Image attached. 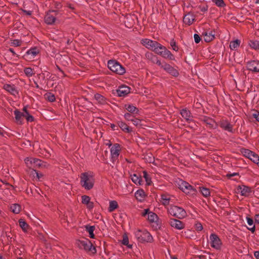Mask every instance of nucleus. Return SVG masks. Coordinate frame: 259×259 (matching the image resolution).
<instances>
[{
	"label": "nucleus",
	"instance_id": "b1692460",
	"mask_svg": "<svg viewBox=\"0 0 259 259\" xmlns=\"http://www.w3.org/2000/svg\"><path fill=\"white\" fill-rule=\"evenodd\" d=\"M136 199L139 201H143L146 196V194L144 190L140 189L137 191L135 194Z\"/></svg>",
	"mask_w": 259,
	"mask_h": 259
},
{
	"label": "nucleus",
	"instance_id": "39448f33",
	"mask_svg": "<svg viewBox=\"0 0 259 259\" xmlns=\"http://www.w3.org/2000/svg\"><path fill=\"white\" fill-rule=\"evenodd\" d=\"M168 211L171 215L180 219L184 218L187 215L186 212L184 209L176 205L170 206L168 208Z\"/></svg>",
	"mask_w": 259,
	"mask_h": 259
},
{
	"label": "nucleus",
	"instance_id": "5fc2aeb1",
	"mask_svg": "<svg viewBox=\"0 0 259 259\" xmlns=\"http://www.w3.org/2000/svg\"><path fill=\"white\" fill-rule=\"evenodd\" d=\"M131 121L133 122V123L136 126H139L141 125V120L138 118L132 119Z\"/></svg>",
	"mask_w": 259,
	"mask_h": 259
},
{
	"label": "nucleus",
	"instance_id": "8fccbe9b",
	"mask_svg": "<svg viewBox=\"0 0 259 259\" xmlns=\"http://www.w3.org/2000/svg\"><path fill=\"white\" fill-rule=\"evenodd\" d=\"M250 159L254 163H256L257 162L259 161V156L257 154L253 152Z\"/></svg>",
	"mask_w": 259,
	"mask_h": 259
},
{
	"label": "nucleus",
	"instance_id": "9b49d317",
	"mask_svg": "<svg viewBox=\"0 0 259 259\" xmlns=\"http://www.w3.org/2000/svg\"><path fill=\"white\" fill-rule=\"evenodd\" d=\"M170 226L177 230H182L185 228V224L182 221L175 219H171L169 220Z\"/></svg>",
	"mask_w": 259,
	"mask_h": 259
},
{
	"label": "nucleus",
	"instance_id": "0e129e2a",
	"mask_svg": "<svg viewBox=\"0 0 259 259\" xmlns=\"http://www.w3.org/2000/svg\"><path fill=\"white\" fill-rule=\"evenodd\" d=\"M247 224L248 225H249V226L253 225V221L251 219L247 218Z\"/></svg>",
	"mask_w": 259,
	"mask_h": 259
},
{
	"label": "nucleus",
	"instance_id": "6ab92c4d",
	"mask_svg": "<svg viewBox=\"0 0 259 259\" xmlns=\"http://www.w3.org/2000/svg\"><path fill=\"white\" fill-rule=\"evenodd\" d=\"M130 92V88L127 86H121L117 90V94L120 97H124Z\"/></svg>",
	"mask_w": 259,
	"mask_h": 259
},
{
	"label": "nucleus",
	"instance_id": "9d476101",
	"mask_svg": "<svg viewBox=\"0 0 259 259\" xmlns=\"http://www.w3.org/2000/svg\"><path fill=\"white\" fill-rule=\"evenodd\" d=\"M141 42L145 48L153 51L158 42L148 38H144L141 40Z\"/></svg>",
	"mask_w": 259,
	"mask_h": 259
},
{
	"label": "nucleus",
	"instance_id": "338daca9",
	"mask_svg": "<svg viewBox=\"0 0 259 259\" xmlns=\"http://www.w3.org/2000/svg\"><path fill=\"white\" fill-rule=\"evenodd\" d=\"M255 223L259 224V214H256L254 217Z\"/></svg>",
	"mask_w": 259,
	"mask_h": 259
},
{
	"label": "nucleus",
	"instance_id": "a878e982",
	"mask_svg": "<svg viewBox=\"0 0 259 259\" xmlns=\"http://www.w3.org/2000/svg\"><path fill=\"white\" fill-rule=\"evenodd\" d=\"M181 114L182 117L187 121L191 120L192 119L190 112L186 109H182L181 111Z\"/></svg>",
	"mask_w": 259,
	"mask_h": 259
},
{
	"label": "nucleus",
	"instance_id": "49530a36",
	"mask_svg": "<svg viewBox=\"0 0 259 259\" xmlns=\"http://www.w3.org/2000/svg\"><path fill=\"white\" fill-rule=\"evenodd\" d=\"M87 231L89 234V236L91 238H94V231L95 230V227L94 226H89L86 227Z\"/></svg>",
	"mask_w": 259,
	"mask_h": 259
},
{
	"label": "nucleus",
	"instance_id": "412c9836",
	"mask_svg": "<svg viewBox=\"0 0 259 259\" xmlns=\"http://www.w3.org/2000/svg\"><path fill=\"white\" fill-rule=\"evenodd\" d=\"M195 20V17L191 14L186 15L183 19L184 23L188 25H191Z\"/></svg>",
	"mask_w": 259,
	"mask_h": 259
},
{
	"label": "nucleus",
	"instance_id": "680f3d73",
	"mask_svg": "<svg viewBox=\"0 0 259 259\" xmlns=\"http://www.w3.org/2000/svg\"><path fill=\"white\" fill-rule=\"evenodd\" d=\"M252 116L259 122V112H255L252 114Z\"/></svg>",
	"mask_w": 259,
	"mask_h": 259
},
{
	"label": "nucleus",
	"instance_id": "c85d7f7f",
	"mask_svg": "<svg viewBox=\"0 0 259 259\" xmlns=\"http://www.w3.org/2000/svg\"><path fill=\"white\" fill-rule=\"evenodd\" d=\"M10 208H11V211L13 213H14L15 214H18L20 212L21 209V207L19 204L15 203V204H13L11 205Z\"/></svg>",
	"mask_w": 259,
	"mask_h": 259
},
{
	"label": "nucleus",
	"instance_id": "20e7f679",
	"mask_svg": "<svg viewBox=\"0 0 259 259\" xmlns=\"http://www.w3.org/2000/svg\"><path fill=\"white\" fill-rule=\"evenodd\" d=\"M108 67L111 71L119 75H122L125 72V68L114 60H109L108 62Z\"/></svg>",
	"mask_w": 259,
	"mask_h": 259
},
{
	"label": "nucleus",
	"instance_id": "a19ab883",
	"mask_svg": "<svg viewBox=\"0 0 259 259\" xmlns=\"http://www.w3.org/2000/svg\"><path fill=\"white\" fill-rule=\"evenodd\" d=\"M241 152L244 156L247 157L249 159L251 158L252 154H253V152L246 149H242Z\"/></svg>",
	"mask_w": 259,
	"mask_h": 259
},
{
	"label": "nucleus",
	"instance_id": "72a5a7b5",
	"mask_svg": "<svg viewBox=\"0 0 259 259\" xmlns=\"http://www.w3.org/2000/svg\"><path fill=\"white\" fill-rule=\"evenodd\" d=\"M95 99L100 104H104L106 103L105 98L99 94H96L94 96Z\"/></svg>",
	"mask_w": 259,
	"mask_h": 259
},
{
	"label": "nucleus",
	"instance_id": "f704fd0d",
	"mask_svg": "<svg viewBox=\"0 0 259 259\" xmlns=\"http://www.w3.org/2000/svg\"><path fill=\"white\" fill-rule=\"evenodd\" d=\"M164 49V46H162L160 44L157 42L155 47L154 48L153 51H154L157 54L160 55V52L163 51V50Z\"/></svg>",
	"mask_w": 259,
	"mask_h": 259
},
{
	"label": "nucleus",
	"instance_id": "a18cd8bd",
	"mask_svg": "<svg viewBox=\"0 0 259 259\" xmlns=\"http://www.w3.org/2000/svg\"><path fill=\"white\" fill-rule=\"evenodd\" d=\"M143 177L144 178L147 185H150L152 184L151 178L146 171H143Z\"/></svg>",
	"mask_w": 259,
	"mask_h": 259
},
{
	"label": "nucleus",
	"instance_id": "1a4fd4ad",
	"mask_svg": "<svg viewBox=\"0 0 259 259\" xmlns=\"http://www.w3.org/2000/svg\"><path fill=\"white\" fill-rule=\"evenodd\" d=\"M210 244L212 247L216 249L221 248L222 242L219 237L215 234H211L209 236Z\"/></svg>",
	"mask_w": 259,
	"mask_h": 259
},
{
	"label": "nucleus",
	"instance_id": "09e8293b",
	"mask_svg": "<svg viewBox=\"0 0 259 259\" xmlns=\"http://www.w3.org/2000/svg\"><path fill=\"white\" fill-rule=\"evenodd\" d=\"M212 1L219 7H224L225 6L223 0H212Z\"/></svg>",
	"mask_w": 259,
	"mask_h": 259
},
{
	"label": "nucleus",
	"instance_id": "79ce46f5",
	"mask_svg": "<svg viewBox=\"0 0 259 259\" xmlns=\"http://www.w3.org/2000/svg\"><path fill=\"white\" fill-rule=\"evenodd\" d=\"M24 72L28 77H31L34 74L33 70L30 67H26L24 69Z\"/></svg>",
	"mask_w": 259,
	"mask_h": 259
},
{
	"label": "nucleus",
	"instance_id": "aec40b11",
	"mask_svg": "<svg viewBox=\"0 0 259 259\" xmlns=\"http://www.w3.org/2000/svg\"><path fill=\"white\" fill-rule=\"evenodd\" d=\"M160 56L165 59H168L171 60H175V58L171 52L168 50L165 47L162 52H160Z\"/></svg>",
	"mask_w": 259,
	"mask_h": 259
},
{
	"label": "nucleus",
	"instance_id": "7c9ffc66",
	"mask_svg": "<svg viewBox=\"0 0 259 259\" xmlns=\"http://www.w3.org/2000/svg\"><path fill=\"white\" fill-rule=\"evenodd\" d=\"M118 125L122 131H123L126 133H130L131 132V130L129 128V127L126 124H125L123 121H118Z\"/></svg>",
	"mask_w": 259,
	"mask_h": 259
},
{
	"label": "nucleus",
	"instance_id": "5701e85b",
	"mask_svg": "<svg viewBox=\"0 0 259 259\" xmlns=\"http://www.w3.org/2000/svg\"><path fill=\"white\" fill-rule=\"evenodd\" d=\"M237 190L242 196H247L250 192V188L244 185L239 186Z\"/></svg>",
	"mask_w": 259,
	"mask_h": 259
},
{
	"label": "nucleus",
	"instance_id": "c9c22d12",
	"mask_svg": "<svg viewBox=\"0 0 259 259\" xmlns=\"http://www.w3.org/2000/svg\"><path fill=\"white\" fill-rule=\"evenodd\" d=\"M203 120L211 127H213L215 125V121L211 118L207 117H204Z\"/></svg>",
	"mask_w": 259,
	"mask_h": 259
},
{
	"label": "nucleus",
	"instance_id": "4d7b16f0",
	"mask_svg": "<svg viewBox=\"0 0 259 259\" xmlns=\"http://www.w3.org/2000/svg\"><path fill=\"white\" fill-rule=\"evenodd\" d=\"M25 117H26V120L28 122H32L34 120L33 117L29 114V113L28 114L25 115Z\"/></svg>",
	"mask_w": 259,
	"mask_h": 259
},
{
	"label": "nucleus",
	"instance_id": "de8ad7c7",
	"mask_svg": "<svg viewBox=\"0 0 259 259\" xmlns=\"http://www.w3.org/2000/svg\"><path fill=\"white\" fill-rule=\"evenodd\" d=\"M161 202L163 204L165 205L169 204V198L167 196L163 195L161 196Z\"/></svg>",
	"mask_w": 259,
	"mask_h": 259
},
{
	"label": "nucleus",
	"instance_id": "f03ea898",
	"mask_svg": "<svg viewBox=\"0 0 259 259\" xmlns=\"http://www.w3.org/2000/svg\"><path fill=\"white\" fill-rule=\"evenodd\" d=\"M134 234L140 242H151L153 241V237L149 232L146 230H136Z\"/></svg>",
	"mask_w": 259,
	"mask_h": 259
},
{
	"label": "nucleus",
	"instance_id": "774afa93",
	"mask_svg": "<svg viewBox=\"0 0 259 259\" xmlns=\"http://www.w3.org/2000/svg\"><path fill=\"white\" fill-rule=\"evenodd\" d=\"M254 256L257 258L259 259V251H255L254 252Z\"/></svg>",
	"mask_w": 259,
	"mask_h": 259
},
{
	"label": "nucleus",
	"instance_id": "6e6d98bb",
	"mask_svg": "<svg viewBox=\"0 0 259 259\" xmlns=\"http://www.w3.org/2000/svg\"><path fill=\"white\" fill-rule=\"evenodd\" d=\"M195 229L197 231H201L202 229H203V227H202V225L201 223H197L195 224Z\"/></svg>",
	"mask_w": 259,
	"mask_h": 259
},
{
	"label": "nucleus",
	"instance_id": "58836bf2",
	"mask_svg": "<svg viewBox=\"0 0 259 259\" xmlns=\"http://www.w3.org/2000/svg\"><path fill=\"white\" fill-rule=\"evenodd\" d=\"M241 152L244 156L247 157L249 159L251 158L252 154H253V152L246 149H242Z\"/></svg>",
	"mask_w": 259,
	"mask_h": 259
},
{
	"label": "nucleus",
	"instance_id": "0eeeda50",
	"mask_svg": "<svg viewBox=\"0 0 259 259\" xmlns=\"http://www.w3.org/2000/svg\"><path fill=\"white\" fill-rule=\"evenodd\" d=\"M179 188L185 193L194 195L196 190L189 183L182 180H179L178 182Z\"/></svg>",
	"mask_w": 259,
	"mask_h": 259
},
{
	"label": "nucleus",
	"instance_id": "e2e57ef3",
	"mask_svg": "<svg viewBox=\"0 0 259 259\" xmlns=\"http://www.w3.org/2000/svg\"><path fill=\"white\" fill-rule=\"evenodd\" d=\"M33 171L36 175V176L38 180H39L42 177V175L41 174H38L37 172L36 171V170H34Z\"/></svg>",
	"mask_w": 259,
	"mask_h": 259
},
{
	"label": "nucleus",
	"instance_id": "37998d69",
	"mask_svg": "<svg viewBox=\"0 0 259 259\" xmlns=\"http://www.w3.org/2000/svg\"><path fill=\"white\" fill-rule=\"evenodd\" d=\"M200 189L201 193L204 197H207L210 196V192L208 189L204 187H200Z\"/></svg>",
	"mask_w": 259,
	"mask_h": 259
},
{
	"label": "nucleus",
	"instance_id": "864d4df0",
	"mask_svg": "<svg viewBox=\"0 0 259 259\" xmlns=\"http://www.w3.org/2000/svg\"><path fill=\"white\" fill-rule=\"evenodd\" d=\"M170 45L171 47H172V49L175 51H178V47L177 46L176 44V42L174 40H171Z\"/></svg>",
	"mask_w": 259,
	"mask_h": 259
},
{
	"label": "nucleus",
	"instance_id": "69168bd1",
	"mask_svg": "<svg viewBox=\"0 0 259 259\" xmlns=\"http://www.w3.org/2000/svg\"><path fill=\"white\" fill-rule=\"evenodd\" d=\"M148 213H150V211L148 209H145L144 210V212L142 213V215L143 216H145L146 215H147L148 216Z\"/></svg>",
	"mask_w": 259,
	"mask_h": 259
},
{
	"label": "nucleus",
	"instance_id": "ddd939ff",
	"mask_svg": "<svg viewBox=\"0 0 259 259\" xmlns=\"http://www.w3.org/2000/svg\"><path fill=\"white\" fill-rule=\"evenodd\" d=\"M247 69L254 72H259V61H251L249 62L247 64Z\"/></svg>",
	"mask_w": 259,
	"mask_h": 259
},
{
	"label": "nucleus",
	"instance_id": "7ed1b4c3",
	"mask_svg": "<svg viewBox=\"0 0 259 259\" xmlns=\"http://www.w3.org/2000/svg\"><path fill=\"white\" fill-rule=\"evenodd\" d=\"M27 167L34 168L38 167H45L47 166V163L41 161L40 159L33 157H26L24 159Z\"/></svg>",
	"mask_w": 259,
	"mask_h": 259
},
{
	"label": "nucleus",
	"instance_id": "2eb2a0df",
	"mask_svg": "<svg viewBox=\"0 0 259 259\" xmlns=\"http://www.w3.org/2000/svg\"><path fill=\"white\" fill-rule=\"evenodd\" d=\"M3 88L6 91L10 93L13 96H17L18 95V91L14 85L11 84H5Z\"/></svg>",
	"mask_w": 259,
	"mask_h": 259
},
{
	"label": "nucleus",
	"instance_id": "603ef678",
	"mask_svg": "<svg viewBox=\"0 0 259 259\" xmlns=\"http://www.w3.org/2000/svg\"><path fill=\"white\" fill-rule=\"evenodd\" d=\"M122 244L127 245L128 247H131V245H128V238L126 235L123 236Z\"/></svg>",
	"mask_w": 259,
	"mask_h": 259
},
{
	"label": "nucleus",
	"instance_id": "3c124183",
	"mask_svg": "<svg viewBox=\"0 0 259 259\" xmlns=\"http://www.w3.org/2000/svg\"><path fill=\"white\" fill-rule=\"evenodd\" d=\"M46 98L50 102H53L55 100L54 95L52 93H48L46 94Z\"/></svg>",
	"mask_w": 259,
	"mask_h": 259
},
{
	"label": "nucleus",
	"instance_id": "4c0bfd02",
	"mask_svg": "<svg viewBox=\"0 0 259 259\" xmlns=\"http://www.w3.org/2000/svg\"><path fill=\"white\" fill-rule=\"evenodd\" d=\"M14 113L15 115L16 120L18 122H20V123H21V118L22 116H25V114L23 113L20 112L17 110H15Z\"/></svg>",
	"mask_w": 259,
	"mask_h": 259
},
{
	"label": "nucleus",
	"instance_id": "dca6fc26",
	"mask_svg": "<svg viewBox=\"0 0 259 259\" xmlns=\"http://www.w3.org/2000/svg\"><path fill=\"white\" fill-rule=\"evenodd\" d=\"M162 69L167 73L175 76H177L179 74L176 69L166 62H164Z\"/></svg>",
	"mask_w": 259,
	"mask_h": 259
},
{
	"label": "nucleus",
	"instance_id": "cd10ccee",
	"mask_svg": "<svg viewBox=\"0 0 259 259\" xmlns=\"http://www.w3.org/2000/svg\"><path fill=\"white\" fill-rule=\"evenodd\" d=\"M148 220L151 223H156L158 221V217L155 213L150 212L148 213Z\"/></svg>",
	"mask_w": 259,
	"mask_h": 259
},
{
	"label": "nucleus",
	"instance_id": "f257e3e1",
	"mask_svg": "<svg viewBox=\"0 0 259 259\" xmlns=\"http://www.w3.org/2000/svg\"><path fill=\"white\" fill-rule=\"evenodd\" d=\"M81 186L85 190L92 189L95 184V177L92 171H87L81 174L80 176Z\"/></svg>",
	"mask_w": 259,
	"mask_h": 259
},
{
	"label": "nucleus",
	"instance_id": "393cba45",
	"mask_svg": "<svg viewBox=\"0 0 259 259\" xmlns=\"http://www.w3.org/2000/svg\"><path fill=\"white\" fill-rule=\"evenodd\" d=\"M220 126L224 130L229 132H232V127L231 124L226 120H223L220 123Z\"/></svg>",
	"mask_w": 259,
	"mask_h": 259
},
{
	"label": "nucleus",
	"instance_id": "e433bc0d",
	"mask_svg": "<svg viewBox=\"0 0 259 259\" xmlns=\"http://www.w3.org/2000/svg\"><path fill=\"white\" fill-rule=\"evenodd\" d=\"M125 109L130 112L132 113H137L138 110V109L134 106L132 105H125Z\"/></svg>",
	"mask_w": 259,
	"mask_h": 259
},
{
	"label": "nucleus",
	"instance_id": "052dcab7",
	"mask_svg": "<svg viewBox=\"0 0 259 259\" xmlns=\"http://www.w3.org/2000/svg\"><path fill=\"white\" fill-rule=\"evenodd\" d=\"M124 118L127 120H132V118H131V115L130 113H125L124 115Z\"/></svg>",
	"mask_w": 259,
	"mask_h": 259
},
{
	"label": "nucleus",
	"instance_id": "423d86ee",
	"mask_svg": "<svg viewBox=\"0 0 259 259\" xmlns=\"http://www.w3.org/2000/svg\"><path fill=\"white\" fill-rule=\"evenodd\" d=\"M77 245L80 249H84L94 254L96 252L95 247L93 246L92 243L88 240L78 241Z\"/></svg>",
	"mask_w": 259,
	"mask_h": 259
},
{
	"label": "nucleus",
	"instance_id": "f8f14e48",
	"mask_svg": "<svg viewBox=\"0 0 259 259\" xmlns=\"http://www.w3.org/2000/svg\"><path fill=\"white\" fill-rule=\"evenodd\" d=\"M120 151V146L118 144H115L111 149L110 153L111 156V159L113 161L116 160L118 156Z\"/></svg>",
	"mask_w": 259,
	"mask_h": 259
},
{
	"label": "nucleus",
	"instance_id": "c756f323",
	"mask_svg": "<svg viewBox=\"0 0 259 259\" xmlns=\"http://www.w3.org/2000/svg\"><path fill=\"white\" fill-rule=\"evenodd\" d=\"M118 203L115 200H111L109 201V206L108 207V211L112 212L118 207Z\"/></svg>",
	"mask_w": 259,
	"mask_h": 259
},
{
	"label": "nucleus",
	"instance_id": "bf43d9fd",
	"mask_svg": "<svg viewBox=\"0 0 259 259\" xmlns=\"http://www.w3.org/2000/svg\"><path fill=\"white\" fill-rule=\"evenodd\" d=\"M194 38L195 42L197 44L199 43L201 40V38L199 36V35L197 34H195L194 35Z\"/></svg>",
	"mask_w": 259,
	"mask_h": 259
},
{
	"label": "nucleus",
	"instance_id": "bb28decb",
	"mask_svg": "<svg viewBox=\"0 0 259 259\" xmlns=\"http://www.w3.org/2000/svg\"><path fill=\"white\" fill-rule=\"evenodd\" d=\"M19 226L24 232H27L29 229V225L23 219L19 220Z\"/></svg>",
	"mask_w": 259,
	"mask_h": 259
},
{
	"label": "nucleus",
	"instance_id": "4be33fe9",
	"mask_svg": "<svg viewBox=\"0 0 259 259\" xmlns=\"http://www.w3.org/2000/svg\"><path fill=\"white\" fill-rule=\"evenodd\" d=\"M204 40L206 42H210L214 38V34L212 31H207L203 33Z\"/></svg>",
	"mask_w": 259,
	"mask_h": 259
},
{
	"label": "nucleus",
	"instance_id": "2f4dec72",
	"mask_svg": "<svg viewBox=\"0 0 259 259\" xmlns=\"http://www.w3.org/2000/svg\"><path fill=\"white\" fill-rule=\"evenodd\" d=\"M132 181L136 185H141L142 184V179L136 174L131 175Z\"/></svg>",
	"mask_w": 259,
	"mask_h": 259
},
{
	"label": "nucleus",
	"instance_id": "6e6552de",
	"mask_svg": "<svg viewBox=\"0 0 259 259\" xmlns=\"http://www.w3.org/2000/svg\"><path fill=\"white\" fill-rule=\"evenodd\" d=\"M40 49L37 47L31 48L26 52L25 57L27 60H33L39 56Z\"/></svg>",
	"mask_w": 259,
	"mask_h": 259
},
{
	"label": "nucleus",
	"instance_id": "13d9d810",
	"mask_svg": "<svg viewBox=\"0 0 259 259\" xmlns=\"http://www.w3.org/2000/svg\"><path fill=\"white\" fill-rule=\"evenodd\" d=\"M12 44L15 47H18L21 45V41L18 39H15L12 42Z\"/></svg>",
	"mask_w": 259,
	"mask_h": 259
},
{
	"label": "nucleus",
	"instance_id": "473e14b6",
	"mask_svg": "<svg viewBox=\"0 0 259 259\" xmlns=\"http://www.w3.org/2000/svg\"><path fill=\"white\" fill-rule=\"evenodd\" d=\"M240 44V40L239 39H236L233 41H231L230 43V48L232 50H235L239 47Z\"/></svg>",
	"mask_w": 259,
	"mask_h": 259
},
{
	"label": "nucleus",
	"instance_id": "ea45409f",
	"mask_svg": "<svg viewBox=\"0 0 259 259\" xmlns=\"http://www.w3.org/2000/svg\"><path fill=\"white\" fill-rule=\"evenodd\" d=\"M241 152L244 156L247 157L249 159L251 158L252 154H253V152L246 149H242Z\"/></svg>",
	"mask_w": 259,
	"mask_h": 259
},
{
	"label": "nucleus",
	"instance_id": "4468645a",
	"mask_svg": "<svg viewBox=\"0 0 259 259\" xmlns=\"http://www.w3.org/2000/svg\"><path fill=\"white\" fill-rule=\"evenodd\" d=\"M56 11L50 12H48L45 17V22L49 25H51L54 23L56 21Z\"/></svg>",
	"mask_w": 259,
	"mask_h": 259
},
{
	"label": "nucleus",
	"instance_id": "f3484780",
	"mask_svg": "<svg viewBox=\"0 0 259 259\" xmlns=\"http://www.w3.org/2000/svg\"><path fill=\"white\" fill-rule=\"evenodd\" d=\"M146 56L148 59L151 60L152 62L156 63L157 65L162 68L164 62H161L159 59H158L156 56L152 53H147L146 54Z\"/></svg>",
	"mask_w": 259,
	"mask_h": 259
},
{
	"label": "nucleus",
	"instance_id": "a211bd4d",
	"mask_svg": "<svg viewBox=\"0 0 259 259\" xmlns=\"http://www.w3.org/2000/svg\"><path fill=\"white\" fill-rule=\"evenodd\" d=\"M81 202L85 204L88 209H92L94 207V203L91 201V198L87 195H83L81 197Z\"/></svg>",
	"mask_w": 259,
	"mask_h": 259
},
{
	"label": "nucleus",
	"instance_id": "c03bdc74",
	"mask_svg": "<svg viewBox=\"0 0 259 259\" xmlns=\"http://www.w3.org/2000/svg\"><path fill=\"white\" fill-rule=\"evenodd\" d=\"M249 45L253 49L257 50L259 49V42L257 40H250Z\"/></svg>",
	"mask_w": 259,
	"mask_h": 259
}]
</instances>
